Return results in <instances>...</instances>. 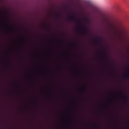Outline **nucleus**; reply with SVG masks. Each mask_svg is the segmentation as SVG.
<instances>
[{
    "label": "nucleus",
    "instance_id": "f257e3e1",
    "mask_svg": "<svg viewBox=\"0 0 129 129\" xmlns=\"http://www.w3.org/2000/svg\"><path fill=\"white\" fill-rule=\"evenodd\" d=\"M87 28L86 26H84V28L82 29V34L83 36H87Z\"/></svg>",
    "mask_w": 129,
    "mask_h": 129
},
{
    "label": "nucleus",
    "instance_id": "f03ea898",
    "mask_svg": "<svg viewBox=\"0 0 129 129\" xmlns=\"http://www.w3.org/2000/svg\"><path fill=\"white\" fill-rule=\"evenodd\" d=\"M69 20H70L71 21H76V18H75V17L72 16V15H70L69 17Z\"/></svg>",
    "mask_w": 129,
    "mask_h": 129
},
{
    "label": "nucleus",
    "instance_id": "7ed1b4c3",
    "mask_svg": "<svg viewBox=\"0 0 129 129\" xmlns=\"http://www.w3.org/2000/svg\"><path fill=\"white\" fill-rule=\"evenodd\" d=\"M123 100L124 101H126V102H127V100H128V98L126 96L123 97Z\"/></svg>",
    "mask_w": 129,
    "mask_h": 129
},
{
    "label": "nucleus",
    "instance_id": "20e7f679",
    "mask_svg": "<svg viewBox=\"0 0 129 129\" xmlns=\"http://www.w3.org/2000/svg\"><path fill=\"white\" fill-rule=\"evenodd\" d=\"M101 54H102V55H103L104 60H106L107 57L106 56V55H104V53H103V52H102L101 53Z\"/></svg>",
    "mask_w": 129,
    "mask_h": 129
},
{
    "label": "nucleus",
    "instance_id": "39448f33",
    "mask_svg": "<svg viewBox=\"0 0 129 129\" xmlns=\"http://www.w3.org/2000/svg\"><path fill=\"white\" fill-rule=\"evenodd\" d=\"M77 23H78V24L80 26V25H81V20H80V19H77Z\"/></svg>",
    "mask_w": 129,
    "mask_h": 129
},
{
    "label": "nucleus",
    "instance_id": "423d86ee",
    "mask_svg": "<svg viewBox=\"0 0 129 129\" xmlns=\"http://www.w3.org/2000/svg\"><path fill=\"white\" fill-rule=\"evenodd\" d=\"M101 39H94V40L95 41V42H96V43H99V41H100Z\"/></svg>",
    "mask_w": 129,
    "mask_h": 129
},
{
    "label": "nucleus",
    "instance_id": "0eeeda50",
    "mask_svg": "<svg viewBox=\"0 0 129 129\" xmlns=\"http://www.w3.org/2000/svg\"><path fill=\"white\" fill-rule=\"evenodd\" d=\"M56 17H57V18H58L59 19H60V18H61V15L59 13H57L56 14Z\"/></svg>",
    "mask_w": 129,
    "mask_h": 129
},
{
    "label": "nucleus",
    "instance_id": "6e6552de",
    "mask_svg": "<svg viewBox=\"0 0 129 129\" xmlns=\"http://www.w3.org/2000/svg\"><path fill=\"white\" fill-rule=\"evenodd\" d=\"M84 20L85 21V22H86L87 23H89V19H87V18H85Z\"/></svg>",
    "mask_w": 129,
    "mask_h": 129
},
{
    "label": "nucleus",
    "instance_id": "1a4fd4ad",
    "mask_svg": "<svg viewBox=\"0 0 129 129\" xmlns=\"http://www.w3.org/2000/svg\"><path fill=\"white\" fill-rule=\"evenodd\" d=\"M11 29H12V30H15V27L13 26H10Z\"/></svg>",
    "mask_w": 129,
    "mask_h": 129
},
{
    "label": "nucleus",
    "instance_id": "9d476101",
    "mask_svg": "<svg viewBox=\"0 0 129 129\" xmlns=\"http://www.w3.org/2000/svg\"><path fill=\"white\" fill-rule=\"evenodd\" d=\"M121 95L122 96H124V94H123V93H121Z\"/></svg>",
    "mask_w": 129,
    "mask_h": 129
},
{
    "label": "nucleus",
    "instance_id": "9b49d317",
    "mask_svg": "<svg viewBox=\"0 0 129 129\" xmlns=\"http://www.w3.org/2000/svg\"><path fill=\"white\" fill-rule=\"evenodd\" d=\"M81 91H84V89H81Z\"/></svg>",
    "mask_w": 129,
    "mask_h": 129
},
{
    "label": "nucleus",
    "instance_id": "f8f14e48",
    "mask_svg": "<svg viewBox=\"0 0 129 129\" xmlns=\"http://www.w3.org/2000/svg\"><path fill=\"white\" fill-rule=\"evenodd\" d=\"M47 27L48 28V29H50V26H47Z\"/></svg>",
    "mask_w": 129,
    "mask_h": 129
},
{
    "label": "nucleus",
    "instance_id": "ddd939ff",
    "mask_svg": "<svg viewBox=\"0 0 129 129\" xmlns=\"http://www.w3.org/2000/svg\"><path fill=\"white\" fill-rule=\"evenodd\" d=\"M119 92L120 93H121V91H119Z\"/></svg>",
    "mask_w": 129,
    "mask_h": 129
},
{
    "label": "nucleus",
    "instance_id": "4468645a",
    "mask_svg": "<svg viewBox=\"0 0 129 129\" xmlns=\"http://www.w3.org/2000/svg\"><path fill=\"white\" fill-rule=\"evenodd\" d=\"M94 127H97V126L95 125V126H94Z\"/></svg>",
    "mask_w": 129,
    "mask_h": 129
},
{
    "label": "nucleus",
    "instance_id": "2eb2a0df",
    "mask_svg": "<svg viewBox=\"0 0 129 129\" xmlns=\"http://www.w3.org/2000/svg\"><path fill=\"white\" fill-rule=\"evenodd\" d=\"M125 77H127V75H126V76H125Z\"/></svg>",
    "mask_w": 129,
    "mask_h": 129
},
{
    "label": "nucleus",
    "instance_id": "dca6fc26",
    "mask_svg": "<svg viewBox=\"0 0 129 129\" xmlns=\"http://www.w3.org/2000/svg\"><path fill=\"white\" fill-rule=\"evenodd\" d=\"M58 68H60V67H58Z\"/></svg>",
    "mask_w": 129,
    "mask_h": 129
},
{
    "label": "nucleus",
    "instance_id": "f3484780",
    "mask_svg": "<svg viewBox=\"0 0 129 129\" xmlns=\"http://www.w3.org/2000/svg\"><path fill=\"white\" fill-rule=\"evenodd\" d=\"M66 9H67V7H66Z\"/></svg>",
    "mask_w": 129,
    "mask_h": 129
}]
</instances>
